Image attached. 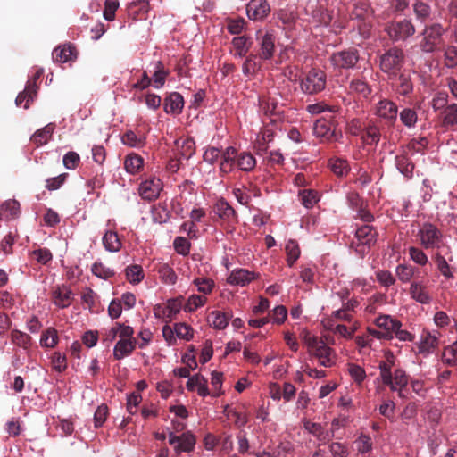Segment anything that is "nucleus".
<instances>
[{"label": "nucleus", "mask_w": 457, "mask_h": 457, "mask_svg": "<svg viewBox=\"0 0 457 457\" xmlns=\"http://www.w3.org/2000/svg\"><path fill=\"white\" fill-rule=\"evenodd\" d=\"M386 360L379 361V377L378 380H381L382 384L389 386L391 391L398 392L400 397H403V389L408 384V376L402 369H395L392 371L395 365V356L388 352L385 355Z\"/></svg>", "instance_id": "1"}, {"label": "nucleus", "mask_w": 457, "mask_h": 457, "mask_svg": "<svg viewBox=\"0 0 457 457\" xmlns=\"http://www.w3.org/2000/svg\"><path fill=\"white\" fill-rule=\"evenodd\" d=\"M414 237L418 245L426 250H439L445 245L443 230L430 221L419 224Z\"/></svg>", "instance_id": "2"}, {"label": "nucleus", "mask_w": 457, "mask_h": 457, "mask_svg": "<svg viewBox=\"0 0 457 457\" xmlns=\"http://www.w3.org/2000/svg\"><path fill=\"white\" fill-rule=\"evenodd\" d=\"M303 342L308 348L309 353L318 359L321 366L332 367L335 364L336 353L322 339L306 332L303 337Z\"/></svg>", "instance_id": "3"}, {"label": "nucleus", "mask_w": 457, "mask_h": 457, "mask_svg": "<svg viewBox=\"0 0 457 457\" xmlns=\"http://www.w3.org/2000/svg\"><path fill=\"white\" fill-rule=\"evenodd\" d=\"M445 32L446 29L441 23L435 22L426 25L421 32L420 50L426 54L436 51L443 43V36Z\"/></svg>", "instance_id": "4"}, {"label": "nucleus", "mask_w": 457, "mask_h": 457, "mask_svg": "<svg viewBox=\"0 0 457 457\" xmlns=\"http://www.w3.org/2000/svg\"><path fill=\"white\" fill-rule=\"evenodd\" d=\"M350 17L357 22L359 33L363 37H369L373 22V10L370 5L363 1L355 3Z\"/></svg>", "instance_id": "5"}, {"label": "nucleus", "mask_w": 457, "mask_h": 457, "mask_svg": "<svg viewBox=\"0 0 457 457\" xmlns=\"http://www.w3.org/2000/svg\"><path fill=\"white\" fill-rule=\"evenodd\" d=\"M404 62L403 51L398 47H392L380 56L379 66L384 73L392 79L401 70Z\"/></svg>", "instance_id": "6"}, {"label": "nucleus", "mask_w": 457, "mask_h": 457, "mask_svg": "<svg viewBox=\"0 0 457 457\" xmlns=\"http://www.w3.org/2000/svg\"><path fill=\"white\" fill-rule=\"evenodd\" d=\"M327 85V75L320 70L313 68L310 70L300 81L301 90L304 94L315 95L323 91Z\"/></svg>", "instance_id": "7"}, {"label": "nucleus", "mask_w": 457, "mask_h": 457, "mask_svg": "<svg viewBox=\"0 0 457 457\" xmlns=\"http://www.w3.org/2000/svg\"><path fill=\"white\" fill-rule=\"evenodd\" d=\"M359 59L358 50L355 48H348L333 53L329 56V62L336 70H348L353 68Z\"/></svg>", "instance_id": "8"}, {"label": "nucleus", "mask_w": 457, "mask_h": 457, "mask_svg": "<svg viewBox=\"0 0 457 457\" xmlns=\"http://www.w3.org/2000/svg\"><path fill=\"white\" fill-rule=\"evenodd\" d=\"M386 31L394 41L406 40L415 34V27L410 20L403 19L398 21H392L386 27Z\"/></svg>", "instance_id": "9"}, {"label": "nucleus", "mask_w": 457, "mask_h": 457, "mask_svg": "<svg viewBox=\"0 0 457 457\" xmlns=\"http://www.w3.org/2000/svg\"><path fill=\"white\" fill-rule=\"evenodd\" d=\"M374 114L383 120L385 124L392 126L396 121L398 107L392 100L382 98L375 104Z\"/></svg>", "instance_id": "10"}, {"label": "nucleus", "mask_w": 457, "mask_h": 457, "mask_svg": "<svg viewBox=\"0 0 457 457\" xmlns=\"http://www.w3.org/2000/svg\"><path fill=\"white\" fill-rule=\"evenodd\" d=\"M355 237L358 241L356 252L361 256L365 254L367 248H370L377 242V231L370 225L360 227Z\"/></svg>", "instance_id": "11"}, {"label": "nucleus", "mask_w": 457, "mask_h": 457, "mask_svg": "<svg viewBox=\"0 0 457 457\" xmlns=\"http://www.w3.org/2000/svg\"><path fill=\"white\" fill-rule=\"evenodd\" d=\"M182 297L170 299L165 305L158 304L154 308V316L170 322L182 308Z\"/></svg>", "instance_id": "12"}, {"label": "nucleus", "mask_w": 457, "mask_h": 457, "mask_svg": "<svg viewBox=\"0 0 457 457\" xmlns=\"http://www.w3.org/2000/svg\"><path fill=\"white\" fill-rule=\"evenodd\" d=\"M162 186V182L159 178L152 176L140 183L138 194L144 200L154 201L160 195Z\"/></svg>", "instance_id": "13"}, {"label": "nucleus", "mask_w": 457, "mask_h": 457, "mask_svg": "<svg viewBox=\"0 0 457 457\" xmlns=\"http://www.w3.org/2000/svg\"><path fill=\"white\" fill-rule=\"evenodd\" d=\"M313 134L321 142H333L338 139L335 126L325 119L317 120L313 126Z\"/></svg>", "instance_id": "14"}, {"label": "nucleus", "mask_w": 457, "mask_h": 457, "mask_svg": "<svg viewBox=\"0 0 457 457\" xmlns=\"http://www.w3.org/2000/svg\"><path fill=\"white\" fill-rule=\"evenodd\" d=\"M213 212L219 217V219L227 223L228 226H233L237 222V215L236 211L224 198H220L215 203L213 206Z\"/></svg>", "instance_id": "15"}, {"label": "nucleus", "mask_w": 457, "mask_h": 457, "mask_svg": "<svg viewBox=\"0 0 457 457\" xmlns=\"http://www.w3.org/2000/svg\"><path fill=\"white\" fill-rule=\"evenodd\" d=\"M270 12V7L267 0H251L246 5V13L250 20H262Z\"/></svg>", "instance_id": "16"}, {"label": "nucleus", "mask_w": 457, "mask_h": 457, "mask_svg": "<svg viewBox=\"0 0 457 457\" xmlns=\"http://www.w3.org/2000/svg\"><path fill=\"white\" fill-rule=\"evenodd\" d=\"M409 294L414 301L420 304H429L432 296L429 294L427 285L421 280L411 282Z\"/></svg>", "instance_id": "17"}, {"label": "nucleus", "mask_w": 457, "mask_h": 457, "mask_svg": "<svg viewBox=\"0 0 457 457\" xmlns=\"http://www.w3.org/2000/svg\"><path fill=\"white\" fill-rule=\"evenodd\" d=\"M259 277V274L245 269H235L227 278L229 285L245 287Z\"/></svg>", "instance_id": "18"}, {"label": "nucleus", "mask_w": 457, "mask_h": 457, "mask_svg": "<svg viewBox=\"0 0 457 457\" xmlns=\"http://www.w3.org/2000/svg\"><path fill=\"white\" fill-rule=\"evenodd\" d=\"M392 87L398 96L411 97L414 89L411 75L409 72L401 73Z\"/></svg>", "instance_id": "19"}, {"label": "nucleus", "mask_w": 457, "mask_h": 457, "mask_svg": "<svg viewBox=\"0 0 457 457\" xmlns=\"http://www.w3.org/2000/svg\"><path fill=\"white\" fill-rule=\"evenodd\" d=\"M439 344L438 337L429 331L423 330L420 341L417 343L418 353L423 355H428Z\"/></svg>", "instance_id": "20"}, {"label": "nucleus", "mask_w": 457, "mask_h": 457, "mask_svg": "<svg viewBox=\"0 0 457 457\" xmlns=\"http://www.w3.org/2000/svg\"><path fill=\"white\" fill-rule=\"evenodd\" d=\"M237 156V150L233 146H228L222 151L219 166L220 172L222 176L230 173L235 170Z\"/></svg>", "instance_id": "21"}, {"label": "nucleus", "mask_w": 457, "mask_h": 457, "mask_svg": "<svg viewBox=\"0 0 457 457\" xmlns=\"http://www.w3.org/2000/svg\"><path fill=\"white\" fill-rule=\"evenodd\" d=\"M303 428L318 439L320 442L319 446L330 441L334 437V431L325 429L320 423L306 420L303 423Z\"/></svg>", "instance_id": "22"}, {"label": "nucleus", "mask_w": 457, "mask_h": 457, "mask_svg": "<svg viewBox=\"0 0 457 457\" xmlns=\"http://www.w3.org/2000/svg\"><path fill=\"white\" fill-rule=\"evenodd\" d=\"M53 60L58 63H65L72 62L77 58V51L75 46L71 44L63 45L54 48L53 54Z\"/></svg>", "instance_id": "23"}, {"label": "nucleus", "mask_w": 457, "mask_h": 457, "mask_svg": "<svg viewBox=\"0 0 457 457\" xmlns=\"http://www.w3.org/2000/svg\"><path fill=\"white\" fill-rule=\"evenodd\" d=\"M397 170L406 178H411L414 170V163L410 158V153L403 149L400 154H397L395 159Z\"/></svg>", "instance_id": "24"}, {"label": "nucleus", "mask_w": 457, "mask_h": 457, "mask_svg": "<svg viewBox=\"0 0 457 457\" xmlns=\"http://www.w3.org/2000/svg\"><path fill=\"white\" fill-rule=\"evenodd\" d=\"M184 107L183 96L178 93H170L164 100V111L169 114H179Z\"/></svg>", "instance_id": "25"}, {"label": "nucleus", "mask_w": 457, "mask_h": 457, "mask_svg": "<svg viewBox=\"0 0 457 457\" xmlns=\"http://www.w3.org/2000/svg\"><path fill=\"white\" fill-rule=\"evenodd\" d=\"M275 50V37L272 33L266 32L260 38L259 58L262 60H270Z\"/></svg>", "instance_id": "26"}, {"label": "nucleus", "mask_w": 457, "mask_h": 457, "mask_svg": "<svg viewBox=\"0 0 457 457\" xmlns=\"http://www.w3.org/2000/svg\"><path fill=\"white\" fill-rule=\"evenodd\" d=\"M262 108L265 115L270 117L271 122H276L280 120L284 113L283 106L271 97H269L262 104Z\"/></svg>", "instance_id": "27"}, {"label": "nucleus", "mask_w": 457, "mask_h": 457, "mask_svg": "<svg viewBox=\"0 0 457 457\" xmlns=\"http://www.w3.org/2000/svg\"><path fill=\"white\" fill-rule=\"evenodd\" d=\"M136 339H120L113 349V357L115 360H121L129 356L136 348Z\"/></svg>", "instance_id": "28"}, {"label": "nucleus", "mask_w": 457, "mask_h": 457, "mask_svg": "<svg viewBox=\"0 0 457 457\" xmlns=\"http://www.w3.org/2000/svg\"><path fill=\"white\" fill-rule=\"evenodd\" d=\"M148 12L149 2L147 0H137L128 6V14L133 20L145 19Z\"/></svg>", "instance_id": "29"}, {"label": "nucleus", "mask_w": 457, "mask_h": 457, "mask_svg": "<svg viewBox=\"0 0 457 457\" xmlns=\"http://www.w3.org/2000/svg\"><path fill=\"white\" fill-rule=\"evenodd\" d=\"M55 129L54 123H48L44 128L37 129L31 137L30 140L36 146H41L51 139Z\"/></svg>", "instance_id": "30"}, {"label": "nucleus", "mask_w": 457, "mask_h": 457, "mask_svg": "<svg viewBox=\"0 0 457 457\" xmlns=\"http://www.w3.org/2000/svg\"><path fill=\"white\" fill-rule=\"evenodd\" d=\"M195 437L190 431L182 433L179 436V442L174 446V451L176 454L179 455L181 453L192 452L195 448Z\"/></svg>", "instance_id": "31"}, {"label": "nucleus", "mask_w": 457, "mask_h": 457, "mask_svg": "<svg viewBox=\"0 0 457 457\" xmlns=\"http://www.w3.org/2000/svg\"><path fill=\"white\" fill-rule=\"evenodd\" d=\"M54 303L60 308H66L71 304L72 291L66 286L58 287L53 293Z\"/></svg>", "instance_id": "32"}, {"label": "nucleus", "mask_w": 457, "mask_h": 457, "mask_svg": "<svg viewBox=\"0 0 457 457\" xmlns=\"http://www.w3.org/2000/svg\"><path fill=\"white\" fill-rule=\"evenodd\" d=\"M232 315L228 312H222L220 311H212L210 312L207 320L209 324L215 329H225L228 324V320Z\"/></svg>", "instance_id": "33"}, {"label": "nucleus", "mask_w": 457, "mask_h": 457, "mask_svg": "<svg viewBox=\"0 0 457 457\" xmlns=\"http://www.w3.org/2000/svg\"><path fill=\"white\" fill-rule=\"evenodd\" d=\"M187 388L189 391L196 390L198 395L203 397L207 396L210 394L207 387V380L200 374H196L188 378L187 382Z\"/></svg>", "instance_id": "34"}, {"label": "nucleus", "mask_w": 457, "mask_h": 457, "mask_svg": "<svg viewBox=\"0 0 457 457\" xmlns=\"http://www.w3.org/2000/svg\"><path fill=\"white\" fill-rule=\"evenodd\" d=\"M20 203L16 200H8L0 206V218L2 220H12L20 215Z\"/></svg>", "instance_id": "35"}, {"label": "nucleus", "mask_w": 457, "mask_h": 457, "mask_svg": "<svg viewBox=\"0 0 457 457\" xmlns=\"http://www.w3.org/2000/svg\"><path fill=\"white\" fill-rule=\"evenodd\" d=\"M104 247L106 251L111 253H117L122 247V243L117 234L112 230H107L102 238Z\"/></svg>", "instance_id": "36"}, {"label": "nucleus", "mask_w": 457, "mask_h": 457, "mask_svg": "<svg viewBox=\"0 0 457 457\" xmlns=\"http://www.w3.org/2000/svg\"><path fill=\"white\" fill-rule=\"evenodd\" d=\"M357 457H364V454L369 453L373 449V442L371 437L364 433H361L353 442Z\"/></svg>", "instance_id": "37"}, {"label": "nucleus", "mask_w": 457, "mask_h": 457, "mask_svg": "<svg viewBox=\"0 0 457 457\" xmlns=\"http://www.w3.org/2000/svg\"><path fill=\"white\" fill-rule=\"evenodd\" d=\"M236 164L240 170L250 172L256 166V159L249 152H237V156L236 157Z\"/></svg>", "instance_id": "38"}, {"label": "nucleus", "mask_w": 457, "mask_h": 457, "mask_svg": "<svg viewBox=\"0 0 457 457\" xmlns=\"http://www.w3.org/2000/svg\"><path fill=\"white\" fill-rule=\"evenodd\" d=\"M144 165L143 158L137 154L131 153L125 157L124 168L129 174L135 175L141 171Z\"/></svg>", "instance_id": "39"}, {"label": "nucleus", "mask_w": 457, "mask_h": 457, "mask_svg": "<svg viewBox=\"0 0 457 457\" xmlns=\"http://www.w3.org/2000/svg\"><path fill=\"white\" fill-rule=\"evenodd\" d=\"M231 44L235 50V56L242 58L247 54L249 49L252 46L253 42L249 37L244 35L235 37L232 39Z\"/></svg>", "instance_id": "40"}, {"label": "nucleus", "mask_w": 457, "mask_h": 457, "mask_svg": "<svg viewBox=\"0 0 457 457\" xmlns=\"http://www.w3.org/2000/svg\"><path fill=\"white\" fill-rule=\"evenodd\" d=\"M376 325L383 329L384 332L388 333V337L392 338V334L395 329H398V325H400V321L393 319L389 315H382L376 319Z\"/></svg>", "instance_id": "41"}, {"label": "nucleus", "mask_w": 457, "mask_h": 457, "mask_svg": "<svg viewBox=\"0 0 457 457\" xmlns=\"http://www.w3.org/2000/svg\"><path fill=\"white\" fill-rule=\"evenodd\" d=\"M261 59L257 54H251L242 65V72L246 77H253L261 69Z\"/></svg>", "instance_id": "42"}, {"label": "nucleus", "mask_w": 457, "mask_h": 457, "mask_svg": "<svg viewBox=\"0 0 457 457\" xmlns=\"http://www.w3.org/2000/svg\"><path fill=\"white\" fill-rule=\"evenodd\" d=\"M156 271L160 279L166 285H174L177 281V275L174 270L167 263H159Z\"/></svg>", "instance_id": "43"}, {"label": "nucleus", "mask_w": 457, "mask_h": 457, "mask_svg": "<svg viewBox=\"0 0 457 457\" xmlns=\"http://www.w3.org/2000/svg\"><path fill=\"white\" fill-rule=\"evenodd\" d=\"M168 71L164 69V66L161 61H157L154 63V74H153V86L154 88H162L164 84Z\"/></svg>", "instance_id": "44"}, {"label": "nucleus", "mask_w": 457, "mask_h": 457, "mask_svg": "<svg viewBox=\"0 0 457 457\" xmlns=\"http://www.w3.org/2000/svg\"><path fill=\"white\" fill-rule=\"evenodd\" d=\"M328 166L332 172L337 177H344L350 171V166L345 159L337 157L331 158Z\"/></svg>", "instance_id": "45"}, {"label": "nucleus", "mask_w": 457, "mask_h": 457, "mask_svg": "<svg viewBox=\"0 0 457 457\" xmlns=\"http://www.w3.org/2000/svg\"><path fill=\"white\" fill-rule=\"evenodd\" d=\"M432 260L434 261L437 270L441 273L443 277L446 279H451L454 278L453 273L451 270V267L448 264L446 259L438 252H436L433 256Z\"/></svg>", "instance_id": "46"}, {"label": "nucleus", "mask_w": 457, "mask_h": 457, "mask_svg": "<svg viewBox=\"0 0 457 457\" xmlns=\"http://www.w3.org/2000/svg\"><path fill=\"white\" fill-rule=\"evenodd\" d=\"M285 251L287 253V263L289 267H292L301 254L298 243L294 239H289L286 244Z\"/></svg>", "instance_id": "47"}, {"label": "nucleus", "mask_w": 457, "mask_h": 457, "mask_svg": "<svg viewBox=\"0 0 457 457\" xmlns=\"http://www.w3.org/2000/svg\"><path fill=\"white\" fill-rule=\"evenodd\" d=\"M443 64L447 69H454L457 67V46L448 45L443 49Z\"/></svg>", "instance_id": "48"}, {"label": "nucleus", "mask_w": 457, "mask_h": 457, "mask_svg": "<svg viewBox=\"0 0 457 457\" xmlns=\"http://www.w3.org/2000/svg\"><path fill=\"white\" fill-rule=\"evenodd\" d=\"M380 137V129L376 124L370 123L364 129L362 138L367 145H378Z\"/></svg>", "instance_id": "49"}, {"label": "nucleus", "mask_w": 457, "mask_h": 457, "mask_svg": "<svg viewBox=\"0 0 457 457\" xmlns=\"http://www.w3.org/2000/svg\"><path fill=\"white\" fill-rule=\"evenodd\" d=\"M59 341L57 330L54 328H47L40 337V345L46 348H54Z\"/></svg>", "instance_id": "50"}, {"label": "nucleus", "mask_w": 457, "mask_h": 457, "mask_svg": "<svg viewBox=\"0 0 457 457\" xmlns=\"http://www.w3.org/2000/svg\"><path fill=\"white\" fill-rule=\"evenodd\" d=\"M124 145L130 147L140 148L145 145V137L143 135H137L132 130H129L121 137Z\"/></svg>", "instance_id": "51"}, {"label": "nucleus", "mask_w": 457, "mask_h": 457, "mask_svg": "<svg viewBox=\"0 0 457 457\" xmlns=\"http://www.w3.org/2000/svg\"><path fill=\"white\" fill-rule=\"evenodd\" d=\"M273 131L270 129H265L261 134L257 136L255 141V148L257 150V154H262V153L266 152L268 144L273 140Z\"/></svg>", "instance_id": "52"}, {"label": "nucleus", "mask_w": 457, "mask_h": 457, "mask_svg": "<svg viewBox=\"0 0 457 457\" xmlns=\"http://www.w3.org/2000/svg\"><path fill=\"white\" fill-rule=\"evenodd\" d=\"M416 270L411 265L402 263L396 266L395 274L401 282L408 283L414 277Z\"/></svg>", "instance_id": "53"}, {"label": "nucleus", "mask_w": 457, "mask_h": 457, "mask_svg": "<svg viewBox=\"0 0 457 457\" xmlns=\"http://www.w3.org/2000/svg\"><path fill=\"white\" fill-rule=\"evenodd\" d=\"M348 90L351 94H359L363 97H367L371 93V89L367 82L360 79H353L349 84Z\"/></svg>", "instance_id": "54"}, {"label": "nucleus", "mask_w": 457, "mask_h": 457, "mask_svg": "<svg viewBox=\"0 0 457 457\" xmlns=\"http://www.w3.org/2000/svg\"><path fill=\"white\" fill-rule=\"evenodd\" d=\"M422 247L410 246L408 248L410 259L420 266L427 265L428 263V256Z\"/></svg>", "instance_id": "55"}, {"label": "nucleus", "mask_w": 457, "mask_h": 457, "mask_svg": "<svg viewBox=\"0 0 457 457\" xmlns=\"http://www.w3.org/2000/svg\"><path fill=\"white\" fill-rule=\"evenodd\" d=\"M125 274H126L127 279L131 284H135V285L140 283L145 278V274H144L142 267L137 264L128 266L125 269Z\"/></svg>", "instance_id": "56"}, {"label": "nucleus", "mask_w": 457, "mask_h": 457, "mask_svg": "<svg viewBox=\"0 0 457 457\" xmlns=\"http://www.w3.org/2000/svg\"><path fill=\"white\" fill-rule=\"evenodd\" d=\"M11 340L14 345L25 350H28L31 345V337L18 329L12 331Z\"/></svg>", "instance_id": "57"}, {"label": "nucleus", "mask_w": 457, "mask_h": 457, "mask_svg": "<svg viewBox=\"0 0 457 457\" xmlns=\"http://www.w3.org/2000/svg\"><path fill=\"white\" fill-rule=\"evenodd\" d=\"M443 125L454 126L457 125V104H448L442 112Z\"/></svg>", "instance_id": "58"}, {"label": "nucleus", "mask_w": 457, "mask_h": 457, "mask_svg": "<svg viewBox=\"0 0 457 457\" xmlns=\"http://www.w3.org/2000/svg\"><path fill=\"white\" fill-rule=\"evenodd\" d=\"M36 96V89L32 88L31 90H28V87L26 86L24 90L17 96L15 99V104L17 106H21L22 104L25 102V104H23V108L28 109L29 104L34 101Z\"/></svg>", "instance_id": "59"}, {"label": "nucleus", "mask_w": 457, "mask_h": 457, "mask_svg": "<svg viewBox=\"0 0 457 457\" xmlns=\"http://www.w3.org/2000/svg\"><path fill=\"white\" fill-rule=\"evenodd\" d=\"M443 360L448 366H457V340L452 345L445 347Z\"/></svg>", "instance_id": "60"}, {"label": "nucleus", "mask_w": 457, "mask_h": 457, "mask_svg": "<svg viewBox=\"0 0 457 457\" xmlns=\"http://www.w3.org/2000/svg\"><path fill=\"white\" fill-rule=\"evenodd\" d=\"M302 204L306 208H312L319 201L318 193L312 189H303L299 192Z\"/></svg>", "instance_id": "61"}, {"label": "nucleus", "mask_w": 457, "mask_h": 457, "mask_svg": "<svg viewBox=\"0 0 457 457\" xmlns=\"http://www.w3.org/2000/svg\"><path fill=\"white\" fill-rule=\"evenodd\" d=\"M206 301L207 298L204 295H192L188 297L184 310L187 312H195L197 308L204 306Z\"/></svg>", "instance_id": "62"}, {"label": "nucleus", "mask_w": 457, "mask_h": 457, "mask_svg": "<svg viewBox=\"0 0 457 457\" xmlns=\"http://www.w3.org/2000/svg\"><path fill=\"white\" fill-rule=\"evenodd\" d=\"M51 365L55 371L59 373L63 372L67 369L66 356L60 352H54L51 355Z\"/></svg>", "instance_id": "63"}, {"label": "nucleus", "mask_w": 457, "mask_h": 457, "mask_svg": "<svg viewBox=\"0 0 457 457\" xmlns=\"http://www.w3.org/2000/svg\"><path fill=\"white\" fill-rule=\"evenodd\" d=\"M268 317H270V321L272 323L280 325L285 322L287 317V310L283 305H278L272 310Z\"/></svg>", "instance_id": "64"}]
</instances>
